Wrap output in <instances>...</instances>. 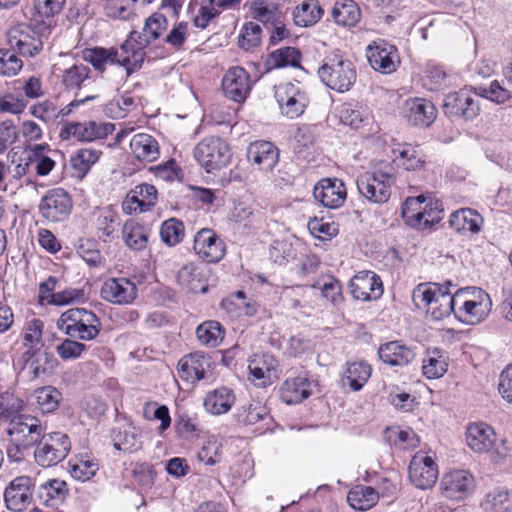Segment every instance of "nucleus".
I'll return each mask as SVG.
<instances>
[{
    "label": "nucleus",
    "instance_id": "obj_1",
    "mask_svg": "<svg viewBox=\"0 0 512 512\" xmlns=\"http://www.w3.org/2000/svg\"><path fill=\"white\" fill-rule=\"evenodd\" d=\"M454 284L451 281L444 283H420L413 291V301L418 305L419 302L430 306V314L436 321L443 320L456 312V305L462 296L473 289L472 287L457 289L454 293L451 287Z\"/></svg>",
    "mask_w": 512,
    "mask_h": 512
},
{
    "label": "nucleus",
    "instance_id": "obj_2",
    "mask_svg": "<svg viewBox=\"0 0 512 512\" xmlns=\"http://www.w3.org/2000/svg\"><path fill=\"white\" fill-rule=\"evenodd\" d=\"M57 327L64 334L81 341L94 340L102 329L98 316L85 308H71L63 312Z\"/></svg>",
    "mask_w": 512,
    "mask_h": 512
},
{
    "label": "nucleus",
    "instance_id": "obj_3",
    "mask_svg": "<svg viewBox=\"0 0 512 512\" xmlns=\"http://www.w3.org/2000/svg\"><path fill=\"white\" fill-rule=\"evenodd\" d=\"M317 73L328 88L338 93L349 91L357 79L355 65L338 53L327 56Z\"/></svg>",
    "mask_w": 512,
    "mask_h": 512
},
{
    "label": "nucleus",
    "instance_id": "obj_4",
    "mask_svg": "<svg viewBox=\"0 0 512 512\" xmlns=\"http://www.w3.org/2000/svg\"><path fill=\"white\" fill-rule=\"evenodd\" d=\"M443 209L438 200L433 201L424 195L408 197L402 207L405 223L413 228L429 229L443 218Z\"/></svg>",
    "mask_w": 512,
    "mask_h": 512
},
{
    "label": "nucleus",
    "instance_id": "obj_5",
    "mask_svg": "<svg viewBox=\"0 0 512 512\" xmlns=\"http://www.w3.org/2000/svg\"><path fill=\"white\" fill-rule=\"evenodd\" d=\"M70 450L71 441L67 434L44 432L34 451L35 462L41 467L55 466L67 457Z\"/></svg>",
    "mask_w": 512,
    "mask_h": 512
},
{
    "label": "nucleus",
    "instance_id": "obj_6",
    "mask_svg": "<svg viewBox=\"0 0 512 512\" xmlns=\"http://www.w3.org/2000/svg\"><path fill=\"white\" fill-rule=\"evenodd\" d=\"M194 157L208 173H211L230 162V147L220 137H206L194 148Z\"/></svg>",
    "mask_w": 512,
    "mask_h": 512
},
{
    "label": "nucleus",
    "instance_id": "obj_7",
    "mask_svg": "<svg viewBox=\"0 0 512 512\" xmlns=\"http://www.w3.org/2000/svg\"><path fill=\"white\" fill-rule=\"evenodd\" d=\"M73 208L70 194L63 188L48 190L40 200L38 211L49 223H59L68 219Z\"/></svg>",
    "mask_w": 512,
    "mask_h": 512
},
{
    "label": "nucleus",
    "instance_id": "obj_8",
    "mask_svg": "<svg viewBox=\"0 0 512 512\" xmlns=\"http://www.w3.org/2000/svg\"><path fill=\"white\" fill-rule=\"evenodd\" d=\"M8 422L7 434L10 436V440L22 446H36L46 430V426H43L37 417L30 414L18 413Z\"/></svg>",
    "mask_w": 512,
    "mask_h": 512
},
{
    "label": "nucleus",
    "instance_id": "obj_9",
    "mask_svg": "<svg viewBox=\"0 0 512 512\" xmlns=\"http://www.w3.org/2000/svg\"><path fill=\"white\" fill-rule=\"evenodd\" d=\"M392 182L391 175L379 171L361 175L357 179L356 185L361 196L367 201L374 204H384L391 196L390 186Z\"/></svg>",
    "mask_w": 512,
    "mask_h": 512
},
{
    "label": "nucleus",
    "instance_id": "obj_10",
    "mask_svg": "<svg viewBox=\"0 0 512 512\" xmlns=\"http://www.w3.org/2000/svg\"><path fill=\"white\" fill-rule=\"evenodd\" d=\"M35 479L22 475L12 479L3 492V499L8 510L22 512L33 501Z\"/></svg>",
    "mask_w": 512,
    "mask_h": 512
},
{
    "label": "nucleus",
    "instance_id": "obj_11",
    "mask_svg": "<svg viewBox=\"0 0 512 512\" xmlns=\"http://www.w3.org/2000/svg\"><path fill=\"white\" fill-rule=\"evenodd\" d=\"M442 106L447 116L464 120H473L480 112L478 99L465 89L446 95Z\"/></svg>",
    "mask_w": 512,
    "mask_h": 512
},
{
    "label": "nucleus",
    "instance_id": "obj_12",
    "mask_svg": "<svg viewBox=\"0 0 512 512\" xmlns=\"http://www.w3.org/2000/svg\"><path fill=\"white\" fill-rule=\"evenodd\" d=\"M275 99L281 113L290 119L299 117L308 104L306 93L292 83L279 85L275 91Z\"/></svg>",
    "mask_w": 512,
    "mask_h": 512
},
{
    "label": "nucleus",
    "instance_id": "obj_13",
    "mask_svg": "<svg viewBox=\"0 0 512 512\" xmlns=\"http://www.w3.org/2000/svg\"><path fill=\"white\" fill-rule=\"evenodd\" d=\"M17 364L20 370L28 368L33 378H39L52 374L58 366V361L53 353L43 347L26 350L18 359Z\"/></svg>",
    "mask_w": 512,
    "mask_h": 512
},
{
    "label": "nucleus",
    "instance_id": "obj_14",
    "mask_svg": "<svg viewBox=\"0 0 512 512\" xmlns=\"http://www.w3.org/2000/svg\"><path fill=\"white\" fill-rule=\"evenodd\" d=\"M212 278L210 268L205 265L188 263L183 265L177 273V282L191 293L205 294L209 290Z\"/></svg>",
    "mask_w": 512,
    "mask_h": 512
},
{
    "label": "nucleus",
    "instance_id": "obj_15",
    "mask_svg": "<svg viewBox=\"0 0 512 512\" xmlns=\"http://www.w3.org/2000/svg\"><path fill=\"white\" fill-rule=\"evenodd\" d=\"M349 290L355 300H376L383 294L380 277L372 271H360L349 281Z\"/></svg>",
    "mask_w": 512,
    "mask_h": 512
},
{
    "label": "nucleus",
    "instance_id": "obj_16",
    "mask_svg": "<svg viewBox=\"0 0 512 512\" xmlns=\"http://www.w3.org/2000/svg\"><path fill=\"white\" fill-rule=\"evenodd\" d=\"M193 249L201 259L208 263L219 262L226 252L224 242L209 228H203L196 233Z\"/></svg>",
    "mask_w": 512,
    "mask_h": 512
},
{
    "label": "nucleus",
    "instance_id": "obj_17",
    "mask_svg": "<svg viewBox=\"0 0 512 512\" xmlns=\"http://www.w3.org/2000/svg\"><path fill=\"white\" fill-rule=\"evenodd\" d=\"M367 50L369 64L375 71L390 74L396 71L400 64L397 48L385 41L374 42Z\"/></svg>",
    "mask_w": 512,
    "mask_h": 512
},
{
    "label": "nucleus",
    "instance_id": "obj_18",
    "mask_svg": "<svg viewBox=\"0 0 512 512\" xmlns=\"http://www.w3.org/2000/svg\"><path fill=\"white\" fill-rule=\"evenodd\" d=\"M313 196L322 206L337 209L344 204L347 198V190L342 180L324 178L315 185Z\"/></svg>",
    "mask_w": 512,
    "mask_h": 512
},
{
    "label": "nucleus",
    "instance_id": "obj_19",
    "mask_svg": "<svg viewBox=\"0 0 512 512\" xmlns=\"http://www.w3.org/2000/svg\"><path fill=\"white\" fill-rule=\"evenodd\" d=\"M222 90L234 102L245 101L251 90L249 73L240 66L229 68L222 79Z\"/></svg>",
    "mask_w": 512,
    "mask_h": 512
},
{
    "label": "nucleus",
    "instance_id": "obj_20",
    "mask_svg": "<svg viewBox=\"0 0 512 512\" xmlns=\"http://www.w3.org/2000/svg\"><path fill=\"white\" fill-rule=\"evenodd\" d=\"M213 368V362L208 355L194 352L183 356L177 365L181 380L195 383L206 377L207 371Z\"/></svg>",
    "mask_w": 512,
    "mask_h": 512
},
{
    "label": "nucleus",
    "instance_id": "obj_21",
    "mask_svg": "<svg viewBox=\"0 0 512 512\" xmlns=\"http://www.w3.org/2000/svg\"><path fill=\"white\" fill-rule=\"evenodd\" d=\"M442 494L452 500L465 499L474 489V477L466 470L446 473L441 480Z\"/></svg>",
    "mask_w": 512,
    "mask_h": 512
},
{
    "label": "nucleus",
    "instance_id": "obj_22",
    "mask_svg": "<svg viewBox=\"0 0 512 512\" xmlns=\"http://www.w3.org/2000/svg\"><path fill=\"white\" fill-rule=\"evenodd\" d=\"M8 41L10 46L16 48L23 56L33 57L43 47L39 32L29 26L13 27L8 33Z\"/></svg>",
    "mask_w": 512,
    "mask_h": 512
},
{
    "label": "nucleus",
    "instance_id": "obj_23",
    "mask_svg": "<svg viewBox=\"0 0 512 512\" xmlns=\"http://www.w3.org/2000/svg\"><path fill=\"white\" fill-rule=\"evenodd\" d=\"M247 160L261 171H272L279 161V149L270 141L257 140L247 148Z\"/></svg>",
    "mask_w": 512,
    "mask_h": 512
},
{
    "label": "nucleus",
    "instance_id": "obj_24",
    "mask_svg": "<svg viewBox=\"0 0 512 512\" xmlns=\"http://www.w3.org/2000/svg\"><path fill=\"white\" fill-rule=\"evenodd\" d=\"M403 116L412 126L428 127L435 121L437 109L424 98L409 99L405 102Z\"/></svg>",
    "mask_w": 512,
    "mask_h": 512
},
{
    "label": "nucleus",
    "instance_id": "obj_25",
    "mask_svg": "<svg viewBox=\"0 0 512 512\" xmlns=\"http://www.w3.org/2000/svg\"><path fill=\"white\" fill-rule=\"evenodd\" d=\"M409 478L419 489L431 488L437 481V465L430 456H415L409 465Z\"/></svg>",
    "mask_w": 512,
    "mask_h": 512
},
{
    "label": "nucleus",
    "instance_id": "obj_26",
    "mask_svg": "<svg viewBox=\"0 0 512 512\" xmlns=\"http://www.w3.org/2000/svg\"><path fill=\"white\" fill-rule=\"evenodd\" d=\"M137 288L128 278H111L101 287V298L114 304H129L136 297Z\"/></svg>",
    "mask_w": 512,
    "mask_h": 512
},
{
    "label": "nucleus",
    "instance_id": "obj_27",
    "mask_svg": "<svg viewBox=\"0 0 512 512\" xmlns=\"http://www.w3.org/2000/svg\"><path fill=\"white\" fill-rule=\"evenodd\" d=\"M380 360L392 367H404L415 359L416 353L413 347L407 346L400 340L381 344L378 348Z\"/></svg>",
    "mask_w": 512,
    "mask_h": 512
},
{
    "label": "nucleus",
    "instance_id": "obj_28",
    "mask_svg": "<svg viewBox=\"0 0 512 512\" xmlns=\"http://www.w3.org/2000/svg\"><path fill=\"white\" fill-rule=\"evenodd\" d=\"M484 219L472 208H461L454 211L449 219L450 227L461 234H478L482 230Z\"/></svg>",
    "mask_w": 512,
    "mask_h": 512
},
{
    "label": "nucleus",
    "instance_id": "obj_29",
    "mask_svg": "<svg viewBox=\"0 0 512 512\" xmlns=\"http://www.w3.org/2000/svg\"><path fill=\"white\" fill-rule=\"evenodd\" d=\"M311 381L306 374L288 378L280 388L281 399L287 404H297L312 394Z\"/></svg>",
    "mask_w": 512,
    "mask_h": 512
},
{
    "label": "nucleus",
    "instance_id": "obj_30",
    "mask_svg": "<svg viewBox=\"0 0 512 512\" xmlns=\"http://www.w3.org/2000/svg\"><path fill=\"white\" fill-rule=\"evenodd\" d=\"M466 441L473 451L477 453L487 452L495 442V433L489 425L475 423L468 427Z\"/></svg>",
    "mask_w": 512,
    "mask_h": 512
},
{
    "label": "nucleus",
    "instance_id": "obj_31",
    "mask_svg": "<svg viewBox=\"0 0 512 512\" xmlns=\"http://www.w3.org/2000/svg\"><path fill=\"white\" fill-rule=\"evenodd\" d=\"M235 399L236 397L232 389L221 386L206 394L203 406L207 412L213 415H221L231 409Z\"/></svg>",
    "mask_w": 512,
    "mask_h": 512
},
{
    "label": "nucleus",
    "instance_id": "obj_32",
    "mask_svg": "<svg viewBox=\"0 0 512 512\" xmlns=\"http://www.w3.org/2000/svg\"><path fill=\"white\" fill-rule=\"evenodd\" d=\"M277 360L270 354L254 355L248 369L254 380H260L261 385L271 384L276 377Z\"/></svg>",
    "mask_w": 512,
    "mask_h": 512
},
{
    "label": "nucleus",
    "instance_id": "obj_33",
    "mask_svg": "<svg viewBox=\"0 0 512 512\" xmlns=\"http://www.w3.org/2000/svg\"><path fill=\"white\" fill-rule=\"evenodd\" d=\"M130 148L133 155L142 162H153L160 155L157 140L146 133L134 135L130 141Z\"/></svg>",
    "mask_w": 512,
    "mask_h": 512
},
{
    "label": "nucleus",
    "instance_id": "obj_34",
    "mask_svg": "<svg viewBox=\"0 0 512 512\" xmlns=\"http://www.w3.org/2000/svg\"><path fill=\"white\" fill-rule=\"evenodd\" d=\"M112 123H97L95 121L76 122L74 138L80 142H92L112 134Z\"/></svg>",
    "mask_w": 512,
    "mask_h": 512
},
{
    "label": "nucleus",
    "instance_id": "obj_35",
    "mask_svg": "<svg viewBox=\"0 0 512 512\" xmlns=\"http://www.w3.org/2000/svg\"><path fill=\"white\" fill-rule=\"evenodd\" d=\"M483 512H512V495L504 487L487 492L480 503Z\"/></svg>",
    "mask_w": 512,
    "mask_h": 512
},
{
    "label": "nucleus",
    "instance_id": "obj_36",
    "mask_svg": "<svg viewBox=\"0 0 512 512\" xmlns=\"http://www.w3.org/2000/svg\"><path fill=\"white\" fill-rule=\"evenodd\" d=\"M125 244L134 251H142L147 247L150 229L145 225L130 220L125 222L122 230Z\"/></svg>",
    "mask_w": 512,
    "mask_h": 512
},
{
    "label": "nucleus",
    "instance_id": "obj_37",
    "mask_svg": "<svg viewBox=\"0 0 512 512\" xmlns=\"http://www.w3.org/2000/svg\"><path fill=\"white\" fill-rule=\"evenodd\" d=\"M112 441L115 449L126 453L136 452L142 447L141 436L132 426L113 430Z\"/></svg>",
    "mask_w": 512,
    "mask_h": 512
},
{
    "label": "nucleus",
    "instance_id": "obj_38",
    "mask_svg": "<svg viewBox=\"0 0 512 512\" xmlns=\"http://www.w3.org/2000/svg\"><path fill=\"white\" fill-rule=\"evenodd\" d=\"M371 366L364 362L348 363V367L343 375V385H348L352 391H360L371 376Z\"/></svg>",
    "mask_w": 512,
    "mask_h": 512
},
{
    "label": "nucleus",
    "instance_id": "obj_39",
    "mask_svg": "<svg viewBox=\"0 0 512 512\" xmlns=\"http://www.w3.org/2000/svg\"><path fill=\"white\" fill-rule=\"evenodd\" d=\"M301 53L299 49L291 46L282 47L272 51L265 62L266 70L291 66L300 67Z\"/></svg>",
    "mask_w": 512,
    "mask_h": 512
},
{
    "label": "nucleus",
    "instance_id": "obj_40",
    "mask_svg": "<svg viewBox=\"0 0 512 512\" xmlns=\"http://www.w3.org/2000/svg\"><path fill=\"white\" fill-rule=\"evenodd\" d=\"M33 2L35 11L33 21L42 23L45 26L44 30L52 26L53 17L62 11L66 0H33ZM39 30L42 31V28Z\"/></svg>",
    "mask_w": 512,
    "mask_h": 512
},
{
    "label": "nucleus",
    "instance_id": "obj_41",
    "mask_svg": "<svg viewBox=\"0 0 512 512\" xmlns=\"http://www.w3.org/2000/svg\"><path fill=\"white\" fill-rule=\"evenodd\" d=\"M323 12L324 11L318 1H304L293 11L294 23L300 27L312 26L321 19Z\"/></svg>",
    "mask_w": 512,
    "mask_h": 512
},
{
    "label": "nucleus",
    "instance_id": "obj_42",
    "mask_svg": "<svg viewBox=\"0 0 512 512\" xmlns=\"http://www.w3.org/2000/svg\"><path fill=\"white\" fill-rule=\"evenodd\" d=\"M67 492L65 481L51 479L39 486L38 497L44 504L55 506L65 499Z\"/></svg>",
    "mask_w": 512,
    "mask_h": 512
},
{
    "label": "nucleus",
    "instance_id": "obj_43",
    "mask_svg": "<svg viewBox=\"0 0 512 512\" xmlns=\"http://www.w3.org/2000/svg\"><path fill=\"white\" fill-rule=\"evenodd\" d=\"M168 21L161 13H154L145 20L143 31L140 32L138 44L148 46L152 41L158 39L166 30Z\"/></svg>",
    "mask_w": 512,
    "mask_h": 512
},
{
    "label": "nucleus",
    "instance_id": "obj_44",
    "mask_svg": "<svg viewBox=\"0 0 512 512\" xmlns=\"http://www.w3.org/2000/svg\"><path fill=\"white\" fill-rule=\"evenodd\" d=\"M360 15V8L353 0L337 1L332 10L335 22L342 26H354Z\"/></svg>",
    "mask_w": 512,
    "mask_h": 512
},
{
    "label": "nucleus",
    "instance_id": "obj_45",
    "mask_svg": "<svg viewBox=\"0 0 512 512\" xmlns=\"http://www.w3.org/2000/svg\"><path fill=\"white\" fill-rule=\"evenodd\" d=\"M196 335L202 345L216 347L224 339L225 329L218 321L208 320L197 327Z\"/></svg>",
    "mask_w": 512,
    "mask_h": 512
},
{
    "label": "nucleus",
    "instance_id": "obj_46",
    "mask_svg": "<svg viewBox=\"0 0 512 512\" xmlns=\"http://www.w3.org/2000/svg\"><path fill=\"white\" fill-rule=\"evenodd\" d=\"M378 492L369 486L356 487L349 491L347 501L352 508L365 511L373 507L378 501Z\"/></svg>",
    "mask_w": 512,
    "mask_h": 512
},
{
    "label": "nucleus",
    "instance_id": "obj_47",
    "mask_svg": "<svg viewBox=\"0 0 512 512\" xmlns=\"http://www.w3.org/2000/svg\"><path fill=\"white\" fill-rule=\"evenodd\" d=\"M423 374L428 379L442 377L448 369L447 358L438 348L427 351V358L423 361Z\"/></svg>",
    "mask_w": 512,
    "mask_h": 512
},
{
    "label": "nucleus",
    "instance_id": "obj_48",
    "mask_svg": "<svg viewBox=\"0 0 512 512\" xmlns=\"http://www.w3.org/2000/svg\"><path fill=\"white\" fill-rule=\"evenodd\" d=\"M84 59L96 70L104 71L106 64H119V52L113 48L95 47L84 52Z\"/></svg>",
    "mask_w": 512,
    "mask_h": 512
},
{
    "label": "nucleus",
    "instance_id": "obj_49",
    "mask_svg": "<svg viewBox=\"0 0 512 512\" xmlns=\"http://www.w3.org/2000/svg\"><path fill=\"white\" fill-rule=\"evenodd\" d=\"M487 315V307L482 301L465 299L456 310L455 317L462 322L474 324L482 321Z\"/></svg>",
    "mask_w": 512,
    "mask_h": 512
},
{
    "label": "nucleus",
    "instance_id": "obj_50",
    "mask_svg": "<svg viewBox=\"0 0 512 512\" xmlns=\"http://www.w3.org/2000/svg\"><path fill=\"white\" fill-rule=\"evenodd\" d=\"M340 120L353 129H360L372 123V118L366 110L352 104H344L340 110Z\"/></svg>",
    "mask_w": 512,
    "mask_h": 512
},
{
    "label": "nucleus",
    "instance_id": "obj_51",
    "mask_svg": "<svg viewBox=\"0 0 512 512\" xmlns=\"http://www.w3.org/2000/svg\"><path fill=\"white\" fill-rule=\"evenodd\" d=\"M38 408L44 414L57 410L62 400V393L53 386H44L35 391Z\"/></svg>",
    "mask_w": 512,
    "mask_h": 512
},
{
    "label": "nucleus",
    "instance_id": "obj_52",
    "mask_svg": "<svg viewBox=\"0 0 512 512\" xmlns=\"http://www.w3.org/2000/svg\"><path fill=\"white\" fill-rule=\"evenodd\" d=\"M278 5H268L266 0H254L251 3V14L254 20L261 22L264 26L276 24L279 19Z\"/></svg>",
    "mask_w": 512,
    "mask_h": 512
},
{
    "label": "nucleus",
    "instance_id": "obj_53",
    "mask_svg": "<svg viewBox=\"0 0 512 512\" xmlns=\"http://www.w3.org/2000/svg\"><path fill=\"white\" fill-rule=\"evenodd\" d=\"M116 225H119V216L111 207L99 210L96 226L100 239L106 241L114 233Z\"/></svg>",
    "mask_w": 512,
    "mask_h": 512
},
{
    "label": "nucleus",
    "instance_id": "obj_54",
    "mask_svg": "<svg viewBox=\"0 0 512 512\" xmlns=\"http://www.w3.org/2000/svg\"><path fill=\"white\" fill-rule=\"evenodd\" d=\"M100 152L94 149H79L71 156L70 163L78 176H85L91 166L98 160Z\"/></svg>",
    "mask_w": 512,
    "mask_h": 512
},
{
    "label": "nucleus",
    "instance_id": "obj_55",
    "mask_svg": "<svg viewBox=\"0 0 512 512\" xmlns=\"http://www.w3.org/2000/svg\"><path fill=\"white\" fill-rule=\"evenodd\" d=\"M160 237L168 246H175L180 243L184 237L183 223L176 218L164 221L160 227Z\"/></svg>",
    "mask_w": 512,
    "mask_h": 512
},
{
    "label": "nucleus",
    "instance_id": "obj_56",
    "mask_svg": "<svg viewBox=\"0 0 512 512\" xmlns=\"http://www.w3.org/2000/svg\"><path fill=\"white\" fill-rule=\"evenodd\" d=\"M71 476L80 481L89 480L99 469V465L88 457H81L69 462Z\"/></svg>",
    "mask_w": 512,
    "mask_h": 512
},
{
    "label": "nucleus",
    "instance_id": "obj_57",
    "mask_svg": "<svg viewBox=\"0 0 512 512\" xmlns=\"http://www.w3.org/2000/svg\"><path fill=\"white\" fill-rule=\"evenodd\" d=\"M397 160L398 165L403 166V168L408 171L419 170L425 163L420 151L410 144L404 145L403 148L399 150Z\"/></svg>",
    "mask_w": 512,
    "mask_h": 512
},
{
    "label": "nucleus",
    "instance_id": "obj_58",
    "mask_svg": "<svg viewBox=\"0 0 512 512\" xmlns=\"http://www.w3.org/2000/svg\"><path fill=\"white\" fill-rule=\"evenodd\" d=\"M261 32L262 29L259 24L254 22L245 23L238 40L240 48L249 51L257 47L261 41Z\"/></svg>",
    "mask_w": 512,
    "mask_h": 512
},
{
    "label": "nucleus",
    "instance_id": "obj_59",
    "mask_svg": "<svg viewBox=\"0 0 512 512\" xmlns=\"http://www.w3.org/2000/svg\"><path fill=\"white\" fill-rule=\"evenodd\" d=\"M90 68L86 65L79 64L64 71L62 83L66 89H78L81 84L89 77Z\"/></svg>",
    "mask_w": 512,
    "mask_h": 512
},
{
    "label": "nucleus",
    "instance_id": "obj_60",
    "mask_svg": "<svg viewBox=\"0 0 512 512\" xmlns=\"http://www.w3.org/2000/svg\"><path fill=\"white\" fill-rule=\"evenodd\" d=\"M43 327L44 324L40 319H33L29 322L23 334V345L27 348L26 350L44 347L42 343Z\"/></svg>",
    "mask_w": 512,
    "mask_h": 512
},
{
    "label": "nucleus",
    "instance_id": "obj_61",
    "mask_svg": "<svg viewBox=\"0 0 512 512\" xmlns=\"http://www.w3.org/2000/svg\"><path fill=\"white\" fill-rule=\"evenodd\" d=\"M23 401L9 392L0 393V422H8L22 409Z\"/></svg>",
    "mask_w": 512,
    "mask_h": 512
},
{
    "label": "nucleus",
    "instance_id": "obj_62",
    "mask_svg": "<svg viewBox=\"0 0 512 512\" xmlns=\"http://www.w3.org/2000/svg\"><path fill=\"white\" fill-rule=\"evenodd\" d=\"M23 62L14 50L0 49V74L16 75L22 68Z\"/></svg>",
    "mask_w": 512,
    "mask_h": 512
},
{
    "label": "nucleus",
    "instance_id": "obj_63",
    "mask_svg": "<svg viewBox=\"0 0 512 512\" xmlns=\"http://www.w3.org/2000/svg\"><path fill=\"white\" fill-rule=\"evenodd\" d=\"M296 257L293 245L285 240H274L270 247V258L278 264L289 262Z\"/></svg>",
    "mask_w": 512,
    "mask_h": 512
},
{
    "label": "nucleus",
    "instance_id": "obj_64",
    "mask_svg": "<svg viewBox=\"0 0 512 512\" xmlns=\"http://www.w3.org/2000/svg\"><path fill=\"white\" fill-rule=\"evenodd\" d=\"M86 349L87 346L85 344L73 338H68L57 345L56 352L63 360H73L79 358Z\"/></svg>",
    "mask_w": 512,
    "mask_h": 512
}]
</instances>
